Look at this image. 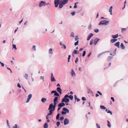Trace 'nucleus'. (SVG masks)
I'll return each instance as SVG.
<instances>
[{"label": "nucleus", "instance_id": "obj_1", "mask_svg": "<svg viewBox=\"0 0 128 128\" xmlns=\"http://www.w3.org/2000/svg\"><path fill=\"white\" fill-rule=\"evenodd\" d=\"M58 97L57 96H55L54 99V105L52 104H50L49 106L48 110L50 109H52L53 110H54L58 102Z\"/></svg>", "mask_w": 128, "mask_h": 128}, {"label": "nucleus", "instance_id": "obj_2", "mask_svg": "<svg viewBox=\"0 0 128 128\" xmlns=\"http://www.w3.org/2000/svg\"><path fill=\"white\" fill-rule=\"evenodd\" d=\"M62 110L64 111H62L61 112L62 115H65L66 114V113H68L69 112V110L66 108H64Z\"/></svg>", "mask_w": 128, "mask_h": 128}, {"label": "nucleus", "instance_id": "obj_3", "mask_svg": "<svg viewBox=\"0 0 128 128\" xmlns=\"http://www.w3.org/2000/svg\"><path fill=\"white\" fill-rule=\"evenodd\" d=\"M60 0H54V4L56 7H57L58 6V4L60 3Z\"/></svg>", "mask_w": 128, "mask_h": 128}, {"label": "nucleus", "instance_id": "obj_4", "mask_svg": "<svg viewBox=\"0 0 128 128\" xmlns=\"http://www.w3.org/2000/svg\"><path fill=\"white\" fill-rule=\"evenodd\" d=\"M46 2L44 1H41L39 3V6L42 7L46 5Z\"/></svg>", "mask_w": 128, "mask_h": 128}, {"label": "nucleus", "instance_id": "obj_5", "mask_svg": "<svg viewBox=\"0 0 128 128\" xmlns=\"http://www.w3.org/2000/svg\"><path fill=\"white\" fill-rule=\"evenodd\" d=\"M69 101V99L68 98H64L62 99V102H68Z\"/></svg>", "mask_w": 128, "mask_h": 128}, {"label": "nucleus", "instance_id": "obj_6", "mask_svg": "<svg viewBox=\"0 0 128 128\" xmlns=\"http://www.w3.org/2000/svg\"><path fill=\"white\" fill-rule=\"evenodd\" d=\"M69 122V120L67 118H66L64 120V125L68 124Z\"/></svg>", "mask_w": 128, "mask_h": 128}, {"label": "nucleus", "instance_id": "obj_7", "mask_svg": "<svg viewBox=\"0 0 128 128\" xmlns=\"http://www.w3.org/2000/svg\"><path fill=\"white\" fill-rule=\"evenodd\" d=\"M32 96V95L31 94H29L28 96V98L26 102H28L29 101L30 98H31Z\"/></svg>", "mask_w": 128, "mask_h": 128}, {"label": "nucleus", "instance_id": "obj_8", "mask_svg": "<svg viewBox=\"0 0 128 128\" xmlns=\"http://www.w3.org/2000/svg\"><path fill=\"white\" fill-rule=\"evenodd\" d=\"M60 45L62 46V48H63L65 49H66V47L65 45L64 44H62V42H60Z\"/></svg>", "mask_w": 128, "mask_h": 128}, {"label": "nucleus", "instance_id": "obj_9", "mask_svg": "<svg viewBox=\"0 0 128 128\" xmlns=\"http://www.w3.org/2000/svg\"><path fill=\"white\" fill-rule=\"evenodd\" d=\"M93 35V34L92 33H90L88 35L87 39V41H88L90 40V38H91L92 37Z\"/></svg>", "mask_w": 128, "mask_h": 128}, {"label": "nucleus", "instance_id": "obj_10", "mask_svg": "<svg viewBox=\"0 0 128 128\" xmlns=\"http://www.w3.org/2000/svg\"><path fill=\"white\" fill-rule=\"evenodd\" d=\"M100 40V39L98 38H96L94 41V45H96L97 44L98 41Z\"/></svg>", "mask_w": 128, "mask_h": 128}, {"label": "nucleus", "instance_id": "obj_11", "mask_svg": "<svg viewBox=\"0 0 128 128\" xmlns=\"http://www.w3.org/2000/svg\"><path fill=\"white\" fill-rule=\"evenodd\" d=\"M106 21L105 20H104L100 21L98 25H104V22Z\"/></svg>", "mask_w": 128, "mask_h": 128}, {"label": "nucleus", "instance_id": "obj_12", "mask_svg": "<svg viewBox=\"0 0 128 128\" xmlns=\"http://www.w3.org/2000/svg\"><path fill=\"white\" fill-rule=\"evenodd\" d=\"M65 105V104L64 102H62V103H60L58 104V107H61L64 106Z\"/></svg>", "mask_w": 128, "mask_h": 128}, {"label": "nucleus", "instance_id": "obj_13", "mask_svg": "<svg viewBox=\"0 0 128 128\" xmlns=\"http://www.w3.org/2000/svg\"><path fill=\"white\" fill-rule=\"evenodd\" d=\"M57 90L58 92L60 94H61L62 93V90L60 88L58 87L57 88Z\"/></svg>", "mask_w": 128, "mask_h": 128}, {"label": "nucleus", "instance_id": "obj_14", "mask_svg": "<svg viewBox=\"0 0 128 128\" xmlns=\"http://www.w3.org/2000/svg\"><path fill=\"white\" fill-rule=\"evenodd\" d=\"M49 110H50L49 111L50 112L49 113H48V115L50 116L52 114V112L54 111V110H53L52 109H50Z\"/></svg>", "mask_w": 128, "mask_h": 128}, {"label": "nucleus", "instance_id": "obj_15", "mask_svg": "<svg viewBox=\"0 0 128 128\" xmlns=\"http://www.w3.org/2000/svg\"><path fill=\"white\" fill-rule=\"evenodd\" d=\"M71 74L72 76H76L75 74L73 69L71 70Z\"/></svg>", "mask_w": 128, "mask_h": 128}, {"label": "nucleus", "instance_id": "obj_16", "mask_svg": "<svg viewBox=\"0 0 128 128\" xmlns=\"http://www.w3.org/2000/svg\"><path fill=\"white\" fill-rule=\"evenodd\" d=\"M120 44V42H116V43L115 44H114V45L115 46H117L118 48H120V46H119Z\"/></svg>", "mask_w": 128, "mask_h": 128}, {"label": "nucleus", "instance_id": "obj_17", "mask_svg": "<svg viewBox=\"0 0 128 128\" xmlns=\"http://www.w3.org/2000/svg\"><path fill=\"white\" fill-rule=\"evenodd\" d=\"M118 36V34H117L115 35H112V36L113 38H117Z\"/></svg>", "mask_w": 128, "mask_h": 128}, {"label": "nucleus", "instance_id": "obj_18", "mask_svg": "<svg viewBox=\"0 0 128 128\" xmlns=\"http://www.w3.org/2000/svg\"><path fill=\"white\" fill-rule=\"evenodd\" d=\"M68 0H64L62 2H61L63 4H66L68 1Z\"/></svg>", "mask_w": 128, "mask_h": 128}, {"label": "nucleus", "instance_id": "obj_19", "mask_svg": "<svg viewBox=\"0 0 128 128\" xmlns=\"http://www.w3.org/2000/svg\"><path fill=\"white\" fill-rule=\"evenodd\" d=\"M46 100V99L45 98H42L41 99V101L44 103H45Z\"/></svg>", "mask_w": 128, "mask_h": 128}, {"label": "nucleus", "instance_id": "obj_20", "mask_svg": "<svg viewBox=\"0 0 128 128\" xmlns=\"http://www.w3.org/2000/svg\"><path fill=\"white\" fill-rule=\"evenodd\" d=\"M113 57L111 56H109L108 57L107 60L108 61H109Z\"/></svg>", "mask_w": 128, "mask_h": 128}, {"label": "nucleus", "instance_id": "obj_21", "mask_svg": "<svg viewBox=\"0 0 128 128\" xmlns=\"http://www.w3.org/2000/svg\"><path fill=\"white\" fill-rule=\"evenodd\" d=\"M62 4L61 2L60 3V4H59V7L60 8H62L64 4Z\"/></svg>", "mask_w": 128, "mask_h": 128}, {"label": "nucleus", "instance_id": "obj_22", "mask_svg": "<svg viewBox=\"0 0 128 128\" xmlns=\"http://www.w3.org/2000/svg\"><path fill=\"white\" fill-rule=\"evenodd\" d=\"M120 48L122 49H124L125 48V47L124 46L122 43H121V44Z\"/></svg>", "mask_w": 128, "mask_h": 128}, {"label": "nucleus", "instance_id": "obj_23", "mask_svg": "<svg viewBox=\"0 0 128 128\" xmlns=\"http://www.w3.org/2000/svg\"><path fill=\"white\" fill-rule=\"evenodd\" d=\"M112 6H111L110 8L109 9V12H110V14L111 15L112 14Z\"/></svg>", "mask_w": 128, "mask_h": 128}, {"label": "nucleus", "instance_id": "obj_24", "mask_svg": "<svg viewBox=\"0 0 128 128\" xmlns=\"http://www.w3.org/2000/svg\"><path fill=\"white\" fill-rule=\"evenodd\" d=\"M48 127V124L47 122L46 123L44 126V128H47Z\"/></svg>", "mask_w": 128, "mask_h": 128}, {"label": "nucleus", "instance_id": "obj_25", "mask_svg": "<svg viewBox=\"0 0 128 128\" xmlns=\"http://www.w3.org/2000/svg\"><path fill=\"white\" fill-rule=\"evenodd\" d=\"M106 111L107 112V113H110V115H112V113L111 111L110 110H108L107 109H106Z\"/></svg>", "mask_w": 128, "mask_h": 128}, {"label": "nucleus", "instance_id": "obj_26", "mask_svg": "<svg viewBox=\"0 0 128 128\" xmlns=\"http://www.w3.org/2000/svg\"><path fill=\"white\" fill-rule=\"evenodd\" d=\"M49 53L50 54H53L52 52V49L51 48H50L49 50Z\"/></svg>", "mask_w": 128, "mask_h": 128}, {"label": "nucleus", "instance_id": "obj_27", "mask_svg": "<svg viewBox=\"0 0 128 128\" xmlns=\"http://www.w3.org/2000/svg\"><path fill=\"white\" fill-rule=\"evenodd\" d=\"M60 114L58 113V114L56 117V119L57 120H59V117L60 116Z\"/></svg>", "mask_w": 128, "mask_h": 128}, {"label": "nucleus", "instance_id": "obj_28", "mask_svg": "<svg viewBox=\"0 0 128 128\" xmlns=\"http://www.w3.org/2000/svg\"><path fill=\"white\" fill-rule=\"evenodd\" d=\"M78 51L77 50H74L72 52V55H73V54H78V53H77V52Z\"/></svg>", "mask_w": 128, "mask_h": 128}, {"label": "nucleus", "instance_id": "obj_29", "mask_svg": "<svg viewBox=\"0 0 128 128\" xmlns=\"http://www.w3.org/2000/svg\"><path fill=\"white\" fill-rule=\"evenodd\" d=\"M100 108L104 110L106 108L103 106L100 105Z\"/></svg>", "mask_w": 128, "mask_h": 128}, {"label": "nucleus", "instance_id": "obj_30", "mask_svg": "<svg viewBox=\"0 0 128 128\" xmlns=\"http://www.w3.org/2000/svg\"><path fill=\"white\" fill-rule=\"evenodd\" d=\"M107 122H108V126L109 127H110L111 126V125L110 123L108 120H107Z\"/></svg>", "mask_w": 128, "mask_h": 128}, {"label": "nucleus", "instance_id": "obj_31", "mask_svg": "<svg viewBox=\"0 0 128 128\" xmlns=\"http://www.w3.org/2000/svg\"><path fill=\"white\" fill-rule=\"evenodd\" d=\"M60 96L59 94L56 91L55 92V93L54 94V96Z\"/></svg>", "mask_w": 128, "mask_h": 128}, {"label": "nucleus", "instance_id": "obj_32", "mask_svg": "<svg viewBox=\"0 0 128 128\" xmlns=\"http://www.w3.org/2000/svg\"><path fill=\"white\" fill-rule=\"evenodd\" d=\"M68 98H69L70 99L72 100L73 99V96L72 95H69Z\"/></svg>", "mask_w": 128, "mask_h": 128}, {"label": "nucleus", "instance_id": "obj_33", "mask_svg": "<svg viewBox=\"0 0 128 128\" xmlns=\"http://www.w3.org/2000/svg\"><path fill=\"white\" fill-rule=\"evenodd\" d=\"M70 36L73 37V38H74V33L73 32H72L70 35Z\"/></svg>", "mask_w": 128, "mask_h": 128}, {"label": "nucleus", "instance_id": "obj_34", "mask_svg": "<svg viewBox=\"0 0 128 128\" xmlns=\"http://www.w3.org/2000/svg\"><path fill=\"white\" fill-rule=\"evenodd\" d=\"M56 80L54 78V77H51V80L52 82L56 81Z\"/></svg>", "mask_w": 128, "mask_h": 128}, {"label": "nucleus", "instance_id": "obj_35", "mask_svg": "<svg viewBox=\"0 0 128 128\" xmlns=\"http://www.w3.org/2000/svg\"><path fill=\"white\" fill-rule=\"evenodd\" d=\"M87 92L88 94L89 93H92V92L90 89H88V92Z\"/></svg>", "mask_w": 128, "mask_h": 128}, {"label": "nucleus", "instance_id": "obj_36", "mask_svg": "<svg viewBox=\"0 0 128 128\" xmlns=\"http://www.w3.org/2000/svg\"><path fill=\"white\" fill-rule=\"evenodd\" d=\"M109 22V21H106H106L104 22V25H106L107 24H108V22Z\"/></svg>", "mask_w": 128, "mask_h": 128}, {"label": "nucleus", "instance_id": "obj_37", "mask_svg": "<svg viewBox=\"0 0 128 128\" xmlns=\"http://www.w3.org/2000/svg\"><path fill=\"white\" fill-rule=\"evenodd\" d=\"M24 77L25 78L28 80V75L27 74H25L24 75Z\"/></svg>", "mask_w": 128, "mask_h": 128}, {"label": "nucleus", "instance_id": "obj_38", "mask_svg": "<svg viewBox=\"0 0 128 128\" xmlns=\"http://www.w3.org/2000/svg\"><path fill=\"white\" fill-rule=\"evenodd\" d=\"M110 42L111 43H113L115 42V41L114 40V39H112L110 40Z\"/></svg>", "mask_w": 128, "mask_h": 128}, {"label": "nucleus", "instance_id": "obj_39", "mask_svg": "<svg viewBox=\"0 0 128 128\" xmlns=\"http://www.w3.org/2000/svg\"><path fill=\"white\" fill-rule=\"evenodd\" d=\"M78 36L77 35H76L75 38V41H76L77 40H78L79 38H78Z\"/></svg>", "mask_w": 128, "mask_h": 128}, {"label": "nucleus", "instance_id": "obj_40", "mask_svg": "<svg viewBox=\"0 0 128 128\" xmlns=\"http://www.w3.org/2000/svg\"><path fill=\"white\" fill-rule=\"evenodd\" d=\"M12 45H13V48H14V49H15V50H16L17 49L16 45L13 44Z\"/></svg>", "mask_w": 128, "mask_h": 128}, {"label": "nucleus", "instance_id": "obj_41", "mask_svg": "<svg viewBox=\"0 0 128 128\" xmlns=\"http://www.w3.org/2000/svg\"><path fill=\"white\" fill-rule=\"evenodd\" d=\"M56 124L58 127L60 125V122H56Z\"/></svg>", "mask_w": 128, "mask_h": 128}, {"label": "nucleus", "instance_id": "obj_42", "mask_svg": "<svg viewBox=\"0 0 128 128\" xmlns=\"http://www.w3.org/2000/svg\"><path fill=\"white\" fill-rule=\"evenodd\" d=\"M93 42V40H91L90 41V44L91 45L92 44Z\"/></svg>", "mask_w": 128, "mask_h": 128}, {"label": "nucleus", "instance_id": "obj_43", "mask_svg": "<svg viewBox=\"0 0 128 128\" xmlns=\"http://www.w3.org/2000/svg\"><path fill=\"white\" fill-rule=\"evenodd\" d=\"M86 54V51H84L83 52V54H82V56H84Z\"/></svg>", "mask_w": 128, "mask_h": 128}, {"label": "nucleus", "instance_id": "obj_44", "mask_svg": "<svg viewBox=\"0 0 128 128\" xmlns=\"http://www.w3.org/2000/svg\"><path fill=\"white\" fill-rule=\"evenodd\" d=\"M92 25L91 24H90L88 26V29L89 30H90L91 29Z\"/></svg>", "mask_w": 128, "mask_h": 128}, {"label": "nucleus", "instance_id": "obj_45", "mask_svg": "<svg viewBox=\"0 0 128 128\" xmlns=\"http://www.w3.org/2000/svg\"><path fill=\"white\" fill-rule=\"evenodd\" d=\"M116 54V52H114H114H113L112 54V53H111L110 54V55H112V54H113V56H114L115 54Z\"/></svg>", "mask_w": 128, "mask_h": 128}, {"label": "nucleus", "instance_id": "obj_46", "mask_svg": "<svg viewBox=\"0 0 128 128\" xmlns=\"http://www.w3.org/2000/svg\"><path fill=\"white\" fill-rule=\"evenodd\" d=\"M78 43V40L75 43H74V45L76 46V45H77Z\"/></svg>", "mask_w": 128, "mask_h": 128}, {"label": "nucleus", "instance_id": "obj_47", "mask_svg": "<svg viewBox=\"0 0 128 128\" xmlns=\"http://www.w3.org/2000/svg\"><path fill=\"white\" fill-rule=\"evenodd\" d=\"M64 119V117L63 116H62V117H60V118L59 120H60L61 121H62Z\"/></svg>", "mask_w": 128, "mask_h": 128}, {"label": "nucleus", "instance_id": "obj_48", "mask_svg": "<svg viewBox=\"0 0 128 128\" xmlns=\"http://www.w3.org/2000/svg\"><path fill=\"white\" fill-rule=\"evenodd\" d=\"M94 30V31L96 33L98 32H99V30L98 29H95Z\"/></svg>", "mask_w": 128, "mask_h": 128}, {"label": "nucleus", "instance_id": "obj_49", "mask_svg": "<svg viewBox=\"0 0 128 128\" xmlns=\"http://www.w3.org/2000/svg\"><path fill=\"white\" fill-rule=\"evenodd\" d=\"M82 100H86V98L84 97H83L82 98Z\"/></svg>", "mask_w": 128, "mask_h": 128}, {"label": "nucleus", "instance_id": "obj_50", "mask_svg": "<svg viewBox=\"0 0 128 128\" xmlns=\"http://www.w3.org/2000/svg\"><path fill=\"white\" fill-rule=\"evenodd\" d=\"M17 124H16L14 126H13L12 128H17Z\"/></svg>", "mask_w": 128, "mask_h": 128}, {"label": "nucleus", "instance_id": "obj_51", "mask_svg": "<svg viewBox=\"0 0 128 128\" xmlns=\"http://www.w3.org/2000/svg\"><path fill=\"white\" fill-rule=\"evenodd\" d=\"M17 86H18V87L19 88H21V87L20 84L19 83H18Z\"/></svg>", "mask_w": 128, "mask_h": 128}, {"label": "nucleus", "instance_id": "obj_52", "mask_svg": "<svg viewBox=\"0 0 128 128\" xmlns=\"http://www.w3.org/2000/svg\"><path fill=\"white\" fill-rule=\"evenodd\" d=\"M75 13V12H71L70 14H72V16H74V15Z\"/></svg>", "mask_w": 128, "mask_h": 128}, {"label": "nucleus", "instance_id": "obj_53", "mask_svg": "<svg viewBox=\"0 0 128 128\" xmlns=\"http://www.w3.org/2000/svg\"><path fill=\"white\" fill-rule=\"evenodd\" d=\"M78 58H76V60L75 61V62L76 63L78 61Z\"/></svg>", "mask_w": 128, "mask_h": 128}, {"label": "nucleus", "instance_id": "obj_54", "mask_svg": "<svg viewBox=\"0 0 128 128\" xmlns=\"http://www.w3.org/2000/svg\"><path fill=\"white\" fill-rule=\"evenodd\" d=\"M69 95H68V94H66L65 95L64 97V98H68Z\"/></svg>", "mask_w": 128, "mask_h": 128}, {"label": "nucleus", "instance_id": "obj_55", "mask_svg": "<svg viewBox=\"0 0 128 128\" xmlns=\"http://www.w3.org/2000/svg\"><path fill=\"white\" fill-rule=\"evenodd\" d=\"M77 6L76 4V3H75V4H74V8H77Z\"/></svg>", "mask_w": 128, "mask_h": 128}, {"label": "nucleus", "instance_id": "obj_56", "mask_svg": "<svg viewBox=\"0 0 128 128\" xmlns=\"http://www.w3.org/2000/svg\"><path fill=\"white\" fill-rule=\"evenodd\" d=\"M36 46L35 45H34L33 46L32 48L33 49H34V50L35 51L36 50Z\"/></svg>", "mask_w": 128, "mask_h": 128}, {"label": "nucleus", "instance_id": "obj_57", "mask_svg": "<svg viewBox=\"0 0 128 128\" xmlns=\"http://www.w3.org/2000/svg\"><path fill=\"white\" fill-rule=\"evenodd\" d=\"M96 124L98 128H100V127L99 125L97 123H96Z\"/></svg>", "mask_w": 128, "mask_h": 128}, {"label": "nucleus", "instance_id": "obj_58", "mask_svg": "<svg viewBox=\"0 0 128 128\" xmlns=\"http://www.w3.org/2000/svg\"><path fill=\"white\" fill-rule=\"evenodd\" d=\"M97 92L100 95H102V93L99 91H98Z\"/></svg>", "mask_w": 128, "mask_h": 128}, {"label": "nucleus", "instance_id": "obj_59", "mask_svg": "<svg viewBox=\"0 0 128 128\" xmlns=\"http://www.w3.org/2000/svg\"><path fill=\"white\" fill-rule=\"evenodd\" d=\"M126 30V28H122V32H123L124 30Z\"/></svg>", "mask_w": 128, "mask_h": 128}, {"label": "nucleus", "instance_id": "obj_60", "mask_svg": "<svg viewBox=\"0 0 128 128\" xmlns=\"http://www.w3.org/2000/svg\"><path fill=\"white\" fill-rule=\"evenodd\" d=\"M111 99L112 100L113 102H114V99L113 97H111Z\"/></svg>", "mask_w": 128, "mask_h": 128}, {"label": "nucleus", "instance_id": "obj_61", "mask_svg": "<svg viewBox=\"0 0 128 128\" xmlns=\"http://www.w3.org/2000/svg\"><path fill=\"white\" fill-rule=\"evenodd\" d=\"M40 78H41V79H42L43 80V81H44V76H40Z\"/></svg>", "mask_w": 128, "mask_h": 128}, {"label": "nucleus", "instance_id": "obj_62", "mask_svg": "<svg viewBox=\"0 0 128 128\" xmlns=\"http://www.w3.org/2000/svg\"><path fill=\"white\" fill-rule=\"evenodd\" d=\"M56 91L55 90H52L51 92V94H52V93H54V94L55 93V92H56Z\"/></svg>", "mask_w": 128, "mask_h": 128}, {"label": "nucleus", "instance_id": "obj_63", "mask_svg": "<svg viewBox=\"0 0 128 128\" xmlns=\"http://www.w3.org/2000/svg\"><path fill=\"white\" fill-rule=\"evenodd\" d=\"M102 53H100L98 54V57L99 58L102 55Z\"/></svg>", "mask_w": 128, "mask_h": 128}, {"label": "nucleus", "instance_id": "obj_64", "mask_svg": "<svg viewBox=\"0 0 128 128\" xmlns=\"http://www.w3.org/2000/svg\"><path fill=\"white\" fill-rule=\"evenodd\" d=\"M74 99H75V100H76L77 98L76 95H74Z\"/></svg>", "mask_w": 128, "mask_h": 128}]
</instances>
